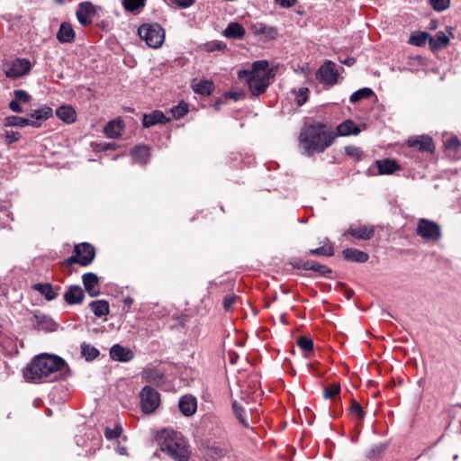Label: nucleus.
Wrapping results in <instances>:
<instances>
[{"label":"nucleus","mask_w":461,"mask_h":461,"mask_svg":"<svg viewBox=\"0 0 461 461\" xmlns=\"http://www.w3.org/2000/svg\"><path fill=\"white\" fill-rule=\"evenodd\" d=\"M336 135L327 130L324 124H309L302 128L299 140L308 156L323 152L334 141Z\"/></svg>","instance_id":"1"},{"label":"nucleus","mask_w":461,"mask_h":461,"mask_svg":"<svg viewBox=\"0 0 461 461\" xmlns=\"http://www.w3.org/2000/svg\"><path fill=\"white\" fill-rule=\"evenodd\" d=\"M68 368L65 360L59 357L41 354L35 357L23 369V376L27 381H40L49 377L57 371Z\"/></svg>","instance_id":"2"},{"label":"nucleus","mask_w":461,"mask_h":461,"mask_svg":"<svg viewBox=\"0 0 461 461\" xmlns=\"http://www.w3.org/2000/svg\"><path fill=\"white\" fill-rule=\"evenodd\" d=\"M275 75L274 69L269 68V63L267 60L255 61L251 69H243L238 72V77L246 81L253 95L264 93Z\"/></svg>","instance_id":"3"},{"label":"nucleus","mask_w":461,"mask_h":461,"mask_svg":"<svg viewBox=\"0 0 461 461\" xmlns=\"http://www.w3.org/2000/svg\"><path fill=\"white\" fill-rule=\"evenodd\" d=\"M164 438L160 445V450L168 455L175 461H188L190 457L189 446L184 437L169 429L161 432Z\"/></svg>","instance_id":"4"},{"label":"nucleus","mask_w":461,"mask_h":461,"mask_svg":"<svg viewBox=\"0 0 461 461\" xmlns=\"http://www.w3.org/2000/svg\"><path fill=\"white\" fill-rule=\"evenodd\" d=\"M139 36L150 48L160 47L165 39L164 29L158 23L142 24L138 30Z\"/></svg>","instance_id":"5"},{"label":"nucleus","mask_w":461,"mask_h":461,"mask_svg":"<svg viewBox=\"0 0 461 461\" xmlns=\"http://www.w3.org/2000/svg\"><path fill=\"white\" fill-rule=\"evenodd\" d=\"M95 257V248L89 243H81L75 246L74 255L64 261V264L71 266L78 264L83 267L90 265Z\"/></svg>","instance_id":"6"},{"label":"nucleus","mask_w":461,"mask_h":461,"mask_svg":"<svg viewBox=\"0 0 461 461\" xmlns=\"http://www.w3.org/2000/svg\"><path fill=\"white\" fill-rule=\"evenodd\" d=\"M416 233L427 241H438L441 238L440 226L437 222L424 218L418 221Z\"/></svg>","instance_id":"7"},{"label":"nucleus","mask_w":461,"mask_h":461,"mask_svg":"<svg viewBox=\"0 0 461 461\" xmlns=\"http://www.w3.org/2000/svg\"><path fill=\"white\" fill-rule=\"evenodd\" d=\"M140 398L141 410L144 413L153 412L160 402V395L158 391L149 385L141 389Z\"/></svg>","instance_id":"8"},{"label":"nucleus","mask_w":461,"mask_h":461,"mask_svg":"<svg viewBox=\"0 0 461 461\" xmlns=\"http://www.w3.org/2000/svg\"><path fill=\"white\" fill-rule=\"evenodd\" d=\"M31 62L26 59H17L5 65V74L7 77L17 78L28 74L31 70Z\"/></svg>","instance_id":"9"},{"label":"nucleus","mask_w":461,"mask_h":461,"mask_svg":"<svg viewBox=\"0 0 461 461\" xmlns=\"http://www.w3.org/2000/svg\"><path fill=\"white\" fill-rule=\"evenodd\" d=\"M316 77L326 85H334L337 82L338 72L332 61H326L317 71Z\"/></svg>","instance_id":"10"},{"label":"nucleus","mask_w":461,"mask_h":461,"mask_svg":"<svg viewBox=\"0 0 461 461\" xmlns=\"http://www.w3.org/2000/svg\"><path fill=\"white\" fill-rule=\"evenodd\" d=\"M407 145L420 152L433 153L435 149L432 138L428 135L411 137L407 140Z\"/></svg>","instance_id":"11"},{"label":"nucleus","mask_w":461,"mask_h":461,"mask_svg":"<svg viewBox=\"0 0 461 461\" xmlns=\"http://www.w3.org/2000/svg\"><path fill=\"white\" fill-rule=\"evenodd\" d=\"M95 14L96 10L92 3L83 2L78 5L76 14L79 23L86 26L92 23V19Z\"/></svg>","instance_id":"12"},{"label":"nucleus","mask_w":461,"mask_h":461,"mask_svg":"<svg viewBox=\"0 0 461 461\" xmlns=\"http://www.w3.org/2000/svg\"><path fill=\"white\" fill-rule=\"evenodd\" d=\"M82 282L85 289L91 297H96L100 294L99 279L95 274L92 272L84 274Z\"/></svg>","instance_id":"13"},{"label":"nucleus","mask_w":461,"mask_h":461,"mask_svg":"<svg viewBox=\"0 0 461 461\" xmlns=\"http://www.w3.org/2000/svg\"><path fill=\"white\" fill-rule=\"evenodd\" d=\"M250 29L255 35L264 36L267 41L274 40L277 35V30L264 23H255L251 24Z\"/></svg>","instance_id":"14"},{"label":"nucleus","mask_w":461,"mask_h":461,"mask_svg":"<svg viewBox=\"0 0 461 461\" xmlns=\"http://www.w3.org/2000/svg\"><path fill=\"white\" fill-rule=\"evenodd\" d=\"M110 356L115 361L128 362L133 358L134 354L130 348L115 344L110 349Z\"/></svg>","instance_id":"15"},{"label":"nucleus","mask_w":461,"mask_h":461,"mask_svg":"<svg viewBox=\"0 0 461 461\" xmlns=\"http://www.w3.org/2000/svg\"><path fill=\"white\" fill-rule=\"evenodd\" d=\"M85 298V292L79 285H70L64 294V300L68 304L81 303Z\"/></svg>","instance_id":"16"},{"label":"nucleus","mask_w":461,"mask_h":461,"mask_svg":"<svg viewBox=\"0 0 461 461\" xmlns=\"http://www.w3.org/2000/svg\"><path fill=\"white\" fill-rule=\"evenodd\" d=\"M178 407L185 416H191L195 412L197 408L196 399L192 395H184L179 400Z\"/></svg>","instance_id":"17"},{"label":"nucleus","mask_w":461,"mask_h":461,"mask_svg":"<svg viewBox=\"0 0 461 461\" xmlns=\"http://www.w3.org/2000/svg\"><path fill=\"white\" fill-rule=\"evenodd\" d=\"M349 234L358 240H370L375 234L373 226L361 225L356 228H349L344 235Z\"/></svg>","instance_id":"18"},{"label":"nucleus","mask_w":461,"mask_h":461,"mask_svg":"<svg viewBox=\"0 0 461 461\" xmlns=\"http://www.w3.org/2000/svg\"><path fill=\"white\" fill-rule=\"evenodd\" d=\"M4 125L5 127H21V128L25 127L27 125H31V126L38 128L41 126V122H37L29 118H23V117H20V116L12 115V116H8L5 119Z\"/></svg>","instance_id":"19"},{"label":"nucleus","mask_w":461,"mask_h":461,"mask_svg":"<svg viewBox=\"0 0 461 461\" xmlns=\"http://www.w3.org/2000/svg\"><path fill=\"white\" fill-rule=\"evenodd\" d=\"M76 38L75 31L68 23H62L57 32V39L61 43H70Z\"/></svg>","instance_id":"20"},{"label":"nucleus","mask_w":461,"mask_h":461,"mask_svg":"<svg viewBox=\"0 0 461 461\" xmlns=\"http://www.w3.org/2000/svg\"><path fill=\"white\" fill-rule=\"evenodd\" d=\"M141 379L146 383L158 385L163 381V374L159 370L149 366L141 372Z\"/></svg>","instance_id":"21"},{"label":"nucleus","mask_w":461,"mask_h":461,"mask_svg":"<svg viewBox=\"0 0 461 461\" xmlns=\"http://www.w3.org/2000/svg\"><path fill=\"white\" fill-rule=\"evenodd\" d=\"M167 121L161 111H154L143 115L142 125L145 128H149L157 123H166Z\"/></svg>","instance_id":"22"},{"label":"nucleus","mask_w":461,"mask_h":461,"mask_svg":"<svg viewBox=\"0 0 461 461\" xmlns=\"http://www.w3.org/2000/svg\"><path fill=\"white\" fill-rule=\"evenodd\" d=\"M375 165L380 175H390L400 169V166L393 159L376 160Z\"/></svg>","instance_id":"23"},{"label":"nucleus","mask_w":461,"mask_h":461,"mask_svg":"<svg viewBox=\"0 0 461 461\" xmlns=\"http://www.w3.org/2000/svg\"><path fill=\"white\" fill-rule=\"evenodd\" d=\"M342 253L344 258L351 262L365 263L369 258L367 253L356 249H346Z\"/></svg>","instance_id":"24"},{"label":"nucleus","mask_w":461,"mask_h":461,"mask_svg":"<svg viewBox=\"0 0 461 461\" xmlns=\"http://www.w3.org/2000/svg\"><path fill=\"white\" fill-rule=\"evenodd\" d=\"M123 122L121 119L109 122L104 128V133L108 138L116 139L122 135Z\"/></svg>","instance_id":"25"},{"label":"nucleus","mask_w":461,"mask_h":461,"mask_svg":"<svg viewBox=\"0 0 461 461\" xmlns=\"http://www.w3.org/2000/svg\"><path fill=\"white\" fill-rule=\"evenodd\" d=\"M360 129L354 123L352 120H347L337 126L338 136H348L350 134L357 135Z\"/></svg>","instance_id":"26"},{"label":"nucleus","mask_w":461,"mask_h":461,"mask_svg":"<svg viewBox=\"0 0 461 461\" xmlns=\"http://www.w3.org/2000/svg\"><path fill=\"white\" fill-rule=\"evenodd\" d=\"M131 155L136 162L146 164L149 159L150 152L148 146H137L131 149Z\"/></svg>","instance_id":"27"},{"label":"nucleus","mask_w":461,"mask_h":461,"mask_svg":"<svg viewBox=\"0 0 461 461\" xmlns=\"http://www.w3.org/2000/svg\"><path fill=\"white\" fill-rule=\"evenodd\" d=\"M57 116L66 123H72L76 121V111L68 105H62L56 111Z\"/></svg>","instance_id":"28"},{"label":"nucleus","mask_w":461,"mask_h":461,"mask_svg":"<svg viewBox=\"0 0 461 461\" xmlns=\"http://www.w3.org/2000/svg\"><path fill=\"white\" fill-rule=\"evenodd\" d=\"M89 307L96 317L106 316L110 312L109 303L105 300L93 301Z\"/></svg>","instance_id":"29"},{"label":"nucleus","mask_w":461,"mask_h":461,"mask_svg":"<svg viewBox=\"0 0 461 461\" xmlns=\"http://www.w3.org/2000/svg\"><path fill=\"white\" fill-rule=\"evenodd\" d=\"M245 35V29L238 23H230L224 30V36L232 39H241Z\"/></svg>","instance_id":"30"},{"label":"nucleus","mask_w":461,"mask_h":461,"mask_svg":"<svg viewBox=\"0 0 461 461\" xmlns=\"http://www.w3.org/2000/svg\"><path fill=\"white\" fill-rule=\"evenodd\" d=\"M33 288L48 301L54 300L58 296V292L53 289L50 284L39 283L34 285Z\"/></svg>","instance_id":"31"},{"label":"nucleus","mask_w":461,"mask_h":461,"mask_svg":"<svg viewBox=\"0 0 461 461\" xmlns=\"http://www.w3.org/2000/svg\"><path fill=\"white\" fill-rule=\"evenodd\" d=\"M448 42V37L441 31L438 32L434 37L430 36L429 38V46L432 50H439L447 46Z\"/></svg>","instance_id":"32"},{"label":"nucleus","mask_w":461,"mask_h":461,"mask_svg":"<svg viewBox=\"0 0 461 461\" xmlns=\"http://www.w3.org/2000/svg\"><path fill=\"white\" fill-rule=\"evenodd\" d=\"M301 267L304 270H312L321 275H325L331 272V270L328 267L321 265L318 262H315L313 260H306L303 262Z\"/></svg>","instance_id":"33"},{"label":"nucleus","mask_w":461,"mask_h":461,"mask_svg":"<svg viewBox=\"0 0 461 461\" xmlns=\"http://www.w3.org/2000/svg\"><path fill=\"white\" fill-rule=\"evenodd\" d=\"M226 454L227 449L225 447L216 445L209 446L204 452L206 457L214 460L222 458Z\"/></svg>","instance_id":"34"},{"label":"nucleus","mask_w":461,"mask_h":461,"mask_svg":"<svg viewBox=\"0 0 461 461\" xmlns=\"http://www.w3.org/2000/svg\"><path fill=\"white\" fill-rule=\"evenodd\" d=\"M430 35L426 32H417L411 34L409 38L408 43L413 46H423L426 41H429Z\"/></svg>","instance_id":"35"},{"label":"nucleus","mask_w":461,"mask_h":461,"mask_svg":"<svg viewBox=\"0 0 461 461\" xmlns=\"http://www.w3.org/2000/svg\"><path fill=\"white\" fill-rule=\"evenodd\" d=\"M81 355L87 361L95 359L99 356V350L94 346L83 342L81 344Z\"/></svg>","instance_id":"36"},{"label":"nucleus","mask_w":461,"mask_h":461,"mask_svg":"<svg viewBox=\"0 0 461 461\" xmlns=\"http://www.w3.org/2000/svg\"><path fill=\"white\" fill-rule=\"evenodd\" d=\"M193 89L197 94L209 95L213 90V84L208 80L199 81L193 86Z\"/></svg>","instance_id":"37"},{"label":"nucleus","mask_w":461,"mask_h":461,"mask_svg":"<svg viewBox=\"0 0 461 461\" xmlns=\"http://www.w3.org/2000/svg\"><path fill=\"white\" fill-rule=\"evenodd\" d=\"M52 115V109L47 106L41 107L40 109L34 110L31 113V120H33L37 122L39 121H45L49 119Z\"/></svg>","instance_id":"38"},{"label":"nucleus","mask_w":461,"mask_h":461,"mask_svg":"<svg viewBox=\"0 0 461 461\" xmlns=\"http://www.w3.org/2000/svg\"><path fill=\"white\" fill-rule=\"evenodd\" d=\"M374 95V91L371 88L364 87L361 88L356 92H354L350 95V102L351 103H357L359 102L362 99H368Z\"/></svg>","instance_id":"39"},{"label":"nucleus","mask_w":461,"mask_h":461,"mask_svg":"<svg viewBox=\"0 0 461 461\" xmlns=\"http://www.w3.org/2000/svg\"><path fill=\"white\" fill-rule=\"evenodd\" d=\"M309 255L331 257L334 255V249L331 245L322 246L314 249H310Z\"/></svg>","instance_id":"40"},{"label":"nucleus","mask_w":461,"mask_h":461,"mask_svg":"<svg viewBox=\"0 0 461 461\" xmlns=\"http://www.w3.org/2000/svg\"><path fill=\"white\" fill-rule=\"evenodd\" d=\"M233 411L236 418L240 420V422L246 428L249 426L248 420L245 417V410L239 405L236 402L232 403Z\"/></svg>","instance_id":"41"},{"label":"nucleus","mask_w":461,"mask_h":461,"mask_svg":"<svg viewBox=\"0 0 461 461\" xmlns=\"http://www.w3.org/2000/svg\"><path fill=\"white\" fill-rule=\"evenodd\" d=\"M145 0H123L122 5L125 8V10L130 12H134L140 7L144 6Z\"/></svg>","instance_id":"42"},{"label":"nucleus","mask_w":461,"mask_h":461,"mask_svg":"<svg viewBox=\"0 0 461 461\" xmlns=\"http://www.w3.org/2000/svg\"><path fill=\"white\" fill-rule=\"evenodd\" d=\"M188 112V106L185 103H180L178 105L171 109L173 117L176 119L181 118Z\"/></svg>","instance_id":"43"},{"label":"nucleus","mask_w":461,"mask_h":461,"mask_svg":"<svg viewBox=\"0 0 461 461\" xmlns=\"http://www.w3.org/2000/svg\"><path fill=\"white\" fill-rule=\"evenodd\" d=\"M340 392L339 384H332L331 385L325 387L324 389V397L327 399H332L337 396Z\"/></svg>","instance_id":"44"},{"label":"nucleus","mask_w":461,"mask_h":461,"mask_svg":"<svg viewBox=\"0 0 461 461\" xmlns=\"http://www.w3.org/2000/svg\"><path fill=\"white\" fill-rule=\"evenodd\" d=\"M431 7L438 12H442L449 7V0H429Z\"/></svg>","instance_id":"45"},{"label":"nucleus","mask_w":461,"mask_h":461,"mask_svg":"<svg viewBox=\"0 0 461 461\" xmlns=\"http://www.w3.org/2000/svg\"><path fill=\"white\" fill-rule=\"evenodd\" d=\"M345 153L356 160H360L362 158L363 152L361 149L356 146H347L345 148Z\"/></svg>","instance_id":"46"},{"label":"nucleus","mask_w":461,"mask_h":461,"mask_svg":"<svg viewBox=\"0 0 461 461\" xmlns=\"http://www.w3.org/2000/svg\"><path fill=\"white\" fill-rule=\"evenodd\" d=\"M6 144L10 145L21 139V133L14 131H6L3 135Z\"/></svg>","instance_id":"47"},{"label":"nucleus","mask_w":461,"mask_h":461,"mask_svg":"<svg viewBox=\"0 0 461 461\" xmlns=\"http://www.w3.org/2000/svg\"><path fill=\"white\" fill-rule=\"evenodd\" d=\"M297 344L303 351H311L313 348V341L304 336L298 339Z\"/></svg>","instance_id":"48"},{"label":"nucleus","mask_w":461,"mask_h":461,"mask_svg":"<svg viewBox=\"0 0 461 461\" xmlns=\"http://www.w3.org/2000/svg\"><path fill=\"white\" fill-rule=\"evenodd\" d=\"M122 429L120 425H116L114 429H105L104 436L107 439H114L121 436Z\"/></svg>","instance_id":"49"},{"label":"nucleus","mask_w":461,"mask_h":461,"mask_svg":"<svg viewBox=\"0 0 461 461\" xmlns=\"http://www.w3.org/2000/svg\"><path fill=\"white\" fill-rule=\"evenodd\" d=\"M350 413L359 420L364 418V411L361 405L355 400L352 401L351 407L349 409Z\"/></svg>","instance_id":"50"},{"label":"nucleus","mask_w":461,"mask_h":461,"mask_svg":"<svg viewBox=\"0 0 461 461\" xmlns=\"http://www.w3.org/2000/svg\"><path fill=\"white\" fill-rule=\"evenodd\" d=\"M14 99L17 100V102H20L21 104H26L29 103L31 100V95L24 90H14Z\"/></svg>","instance_id":"51"},{"label":"nucleus","mask_w":461,"mask_h":461,"mask_svg":"<svg viewBox=\"0 0 461 461\" xmlns=\"http://www.w3.org/2000/svg\"><path fill=\"white\" fill-rule=\"evenodd\" d=\"M238 296L235 294H229L224 297L222 304L223 308L226 311H230L232 308V305L237 302Z\"/></svg>","instance_id":"52"},{"label":"nucleus","mask_w":461,"mask_h":461,"mask_svg":"<svg viewBox=\"0 0 461 461\" xmlns=\"http://www.w3.org/2000/svg\"><path fill=\"white\" fill-rule=\"evenodd\" d=\"M309 89L307 87H301L298 91L296 103L299 106H302L307 101V93Z\"/></svg>","instance_id":"53"},{"label":"nucleus","mask_w":461,"mask_h":461,"mask_svg":"<svg viewBox=\"0 0 461 461\" xmlns=\"http://www.w3.org/2000/svg\"><path fill=\"white\" fill-rule=\"evenodd\" d=\"M226 48V45L222 42H216V41H212V42H208L206 45H205V49L207 51H215V50H223Z\"/></svg>","instance_id":"54"},{"label":"nucleus","mask_w":461,"mask_h":461,"mask_svg":"<svg viewBox=\"0 0 461 461\" xmlns=\"http://www.w3.org/2000/svg\"><path fill=\"white\" fill-rule=\"evenodd\" d=\"M172 4L178 5L181 8H187L193 5L194 0H170Z\"/></svg>","instance_id":"55"},{"label":"nucleus","mask_w":461,"mask_h":461,"mask_svg":"<svg viewBox=\"0 0 461 461\" xmlns=\"http://www.w3.org/2000/svg\"><path fill=\"white\" fill-rule=\"evenodd\" d=\"M460 145H461V143H460L459 140L456 137L449 139L446 142V147L447 149H457L458 147H460Z\"/></svg>","instance_id":"56"},{"label":"nucleus","mask_w":461,"mask_h":461,"mask_svg":"<svg viewBox=\"0 0 461 461\" xmlns=\"http://www.w3.org/2000/svg\"><path fill=\"white\" fill-rule=\"evenodd\" d=\"M21 103L20 102H17L16 99H14L12 100L10 103H9V108L14 112V113H22L23 112V108L21 107Z\"/></svg>","instance_id":"57"},{"label":"nucleus","mask_w":461,"mask_h":461,"mask_svg":"<svg viewBox=\"0 0 461 461\" xmlns=\"http://www.w3.org/2000/svg\"><path fill=\"white\" fill-rule=\"evenodd\" d=\"M276 2L284 8H289L295 5L296 0H276Z\"/></svg>","instance_id":"58"},{"label":"nucleus","mask_w":461,"mask_h":461,"mask_svg":"<svg viewBox=\"0 0 461 461\" xmlns=\"http://www.w3.org/2000/svg\"><path fill=\"white\" fill-rule=\"evenodd\" d=\"M35 319L37 320V323L39 325L43 323V322L49 321V319L46 316H44V315H42V316L35 315Z\"/></svg>","instance_id":"59"},{"label":"nucleus","mask_w":461,"mask_h":461,"mask_svg":"<svg viewBox=\"0 0 461 461\" xmlns=\"http://www.w3.org/2000/svg\"><path fill=\"white\" fill-rule=\"evenodd\" d=\"M341 62L347 66H352L356 63L355 58H348L345 60H341Z\"/></svg>","instance_id":"60"},{"label":"nucleus","mask_w":461,"mask_h":461,"mask_svg":"<svg viewBox=\"0 0 461 461\" xmlns=\"http://www.w3.org/2000/svg\"><path fill=\"white\" fill-rule=\"evenodd\" d=\"M113 147H114V144H113V143H108V144H105V145L104 146V149H113Z\"/></svg>","instance_id":"61"},{"label":"nucleus","mask_w":461,"mask_h":461,"mask_svg":"<svg viewBox=\"0 0 461 461\" xmlns=\"http://www.w3.org/2000/svg\"><path fill=\"white\" fill-rule=\"evenodd\" d=\"M119 452L120 454H126V448L125 447H122L119 449Z\"/></svg>","instance_id":"62"},{"label":"nucleus","mask_w":461,"mask_h":461,"mask_svg":"<svg viewBox=\"0 0 461 461\" xmlns=\"http://www.w3.org/2000/svg\"><path fill=\"white\" fill-rule=\"evenodd\" d=\"M303 262V261H300L299 263H297V264L294 266V267H296V268H302V267H301V266H302Z\"/></svg>","instance_id":"63"},{"label":"nucleus","mask_w":461,"mask_h":461,"mask_svg":"<svg viewBox=\"0 0 461 461\" xmlns=\"http://www.w3.org/2000/svg\"><path fill=\"white\" fill-rule=\"evenodd\" d=\"M125 302H126L127 303H131V299H127Z\"/></svg>","instance_id":"64"}]
</instances>
